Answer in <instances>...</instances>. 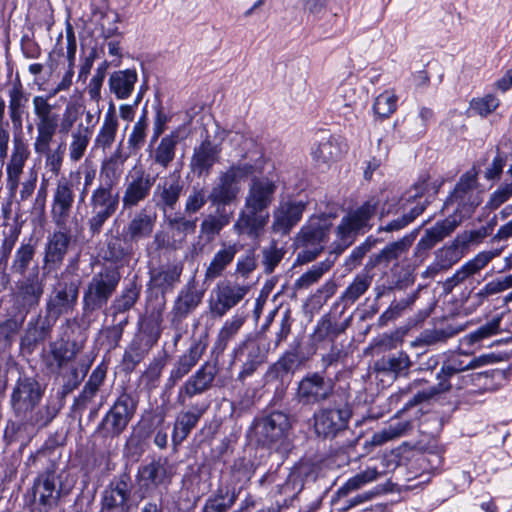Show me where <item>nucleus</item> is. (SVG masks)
<instances>
[{"instance_id":"1","label":"nucleus","mask_w":512,"mask_h":512,"mask_svg":"<svg viewBox=\"0 0 512 512\" xmlns=\"http://www.w3.org/2000/svg\"><path fill=\"white\" fill-rule=\"evenodd\" d=\"M477 174L476 169L472 168L460 177L445 202V207H451L453 213L425 230L414 248L415 257L426 258L433 247L449 237L465 219L472 216L481 204L482 191L478 185Z\"/></svg>"},{"instance_id":"2","label":"nucleus","mask_w":512,"mask_h":512,"mask_svg":"<svg viewBox=\"0 0 512 512\" xmlns=\"http://www.w3.org/2000/svg\"><path fill=\"white\" fill-rule=\"evenodd\" d=\"M378 207V201L369 199L356 210L351 211L341 219L336 229V240L332 244L331 254L333 259L327 258L325 261L313 265L307 272L302 274L295 282L296 289H307L327 272L334 264L336 258L356 239L358 234H363L370 228L369 221L375 214Z\"/></svg>"},{"instance_id":"3","label":"nucleus","mask_w":512,"mask_h":512,"mask_svg":"<svg viewBox=\"0 0 512 512\" xmlns=\"http://www.w3.org/2000/svg\"><path fill=\"white\" fill-rule=\"evenodd\" d=\"M278 185L266 177L254 176L247 188L243 207L238 213L233 230L238 236L258 239L269 222V208L275 200Z\"/></svg>"},{"instance_id":"4","label":"nucleus","mask_w":512,"mask_h":512,"mask_svg":"<svg viewBox=\"0 0 512 512\" xmlns=\"http://www.w3.org/2000/svg\"><path fill=\"white\" fill-rule=\"evenodd\" d=\"M471 352L453 353L447 357L441 365L440 370L436 374L438 383L426 390L416 393L407 403L408 406H414L424 401H428L433 397L448 392L452 385L450 379L458 373L473 370L487 364L494 363L497 358L494 354H484L471 359H466Z\"/></svg>"},{"instance_id":"5","label":"nucleus","mask_w":512,"mask_h":512,"mask_svg":"<svg viewBox=\"0 0 512 512\" xmlns=\"http://www.w3.org/2000/svg\"><path fill=\"white\" fill-rule=\"evenodd\" d=\"M43 393L44 390L40 383L33 378H19L16 382L10 396V404L15 416L23 424L44 427L56 417L52 416L47 421L44 419L47 402L34 411L42 399Z\"/></svg>"},{"instance_id":"6","label":"nucleus","mask_w":512,"mask_h":512,"mask_svg":"<svg viewBox=\"0 0 512 512\" xmlns=\"http://www.w3.org/2000/svg\"><path fill=\"white\" fill-rule=\"evenodd\" d=\"M80 178L79 170L71 171L68 176L59 177L52 189L50 216L57 228H68L71 224L78 226L77 217H72V213Z\"/></svg>"},{"instance_id":"7","label":"nucleus","mask_w":512,"mask_h":512,"mask_svg":"<svg viewBox=\"0 0 512 512\" xmlns=\"http://www.w3.org/2000/svg\"><path fill=\"white\" fill-rule=\"evenodd\" d=\"M121 274L116 267L104 266L93 274L83 291V313L92 315L106 307L115 293Z\"/></svg>"},{"instance_id":"8","label":"nucleus","mask_w":512,"mask_h":512,"mask_svg":"<svg viewBox=\"0 0 512 512\" xmlns=\"http://www.w3.org/2000/svg\"><path fill=\"white\" fill-rule=\"evenodd\" d=\"M120 203V194L111 185L99 184L91 191L87 202V227L92 237L102 232L105 224L116 214Z\"/></svg>"},{"instance_id":"9","label":"nucleus","mask_w":512,"mask_h":512,"mask_svg":"<svg viewBox=\"0 0 512 512\" xmlns=\"http://www.w3.org/2000/svg\"><path fill=\"white\" fill-rule=\"evenodd\" d=\"M423 190V184H417L413 190L408 191L399 199L395 210H393L391 206L387 209L383 207L381 217L389 214L398 216L384 225H381L378 231L389 233L398 232L421 215L429 204L428 199L423 195Z\"/></svg>"},{"instance_id":"10","label":"nucleus","mask_w":512,"mask_h":512,"mask_svg":"<svg viewBox=\"0 0 512 512\" xmlns=\"http://www.w3.org/2000/svg\"><path fill=\"white\" fill-rule=\"evenodd\" d=\"M259 169L255 164L248 162L232 165L225 172L220 173L212 187L208 198L214 205H230L240 193L241 180L254 175Z\"/></svg>"},{"instance_id":"11","label":"nucleus","mask_w":512,"mask_h":512,"mask_svg":"<svg viewBox=\"0 0 512 512\" xmlns=\"http://www.w3.org/2000/svg\"><path fill=\"white\" fill-rule=\"evenodd\" d=\"M138 400L135 396L122 391L98 425V430L105 437H118L127 428L137 410Z\"/></svg>"},{"instance_id":"12","label":"nucleus","mask_w":512,"mask_h":512,"mask_svg":"<svg viewBox=\"0 0 512 512\" xmlns=\"http://www.w3.org/2000/svg\"><path fill=\"white\" fill-rule=\"evenodd\" d=\"M291 428L288 414L282 411H273L266 416L255 419L251 430L259 445L272 448L283 443Z\"/></svg>"},{"instance_id":"13","label":"nucleus","mask_w":512,"mask_h":512,"mask_svg":"<svg viewBox=\"0 0 512 512\" xmlns=\"http://www.w3.org/2000/svg\"><path fill=\"white\" fill-rule=\"evenodd\" d=\"M55 279L56 282L46 299L45 312L58 320L60 316L70 314L75 309L80 282L77 279H68L64 273L57 274Z\"/></svg>"},{"instance_id":"14","label":"nucleus","mask_w":512,"mask_h":512,"mask_svg":"<svg viewBox=\"0 0 512 512\" xmlns=\"http://www.w3.org/2000/svg\"><path fill=\"white\" fill-rule=\"evenodd\" d=\"M331 224L327 219L312 218L297 234L296 243L302 250L298 260L307 263L313 261L323 250L328 240Z\"/></svg>"},{"instance_id":"15","label":"nucleus","mask_w":512,"mask_h":512,"mask_svg":"<svg viewBox=\"0 0 512 512\" xmlns=\"http://www.w3.org/2000/svg\"><path fill=\"white\" fill-rule=\"evenodd\" d=\"M250 287L231 280L219 281L212 289L208 305L213 317L222 318L248 294Z\"/></svg>"},{"instance_id":"16","label":"nucleus","mask_w":512,"mask_h":512,"mask_svg":"<svg viewBox=\"0 0 512 512\" xmlns=\"http://www.w3.org/2000/svg\"><path fill=\"white\" fill-rule=\"evenodd\" d=\"M219 367L217 361L204 362L188 379L180 386L177 394V403L181 406L187 405V401L197 395L210 390L218 375Z\"/></svg>"},{"instance_id":"17","label":"nucleus","mask_w":512,"mask_h":512,"mask_svg":"<svg viewBox=\"0 0 512 512\" xmlns=\"http://www.w3.org/2000/svg\"><path fill=\"white\" fill-rule=\"evenodd\" d=\"M156 177L146 173L142 167H133L126 176L124 192L120 201L123 209H132L150 195Z\"/></svg>"},{"instance_id":"18","label":"nucleus","mask_w":512,"mask_h":512,"mask_svg":"<svg viewBox=\"0 0 512 512\" xmlns=\"http://www.w3.org/2000/svg\"><path fill=\"white\" fill-rule=\"evenodd\" d=\"M351 411L348 407H326L313 415V428L318 437L333 439L348 428Z\"/></svg>"},{"instance_id":"19","label":"nucleus","mask_w":512,"mask_h":512,"mask_svg":"<svg viewBox=\"0 0 512 512\" xmlns=\"http://www.w3.org/2000/svg\"><path fill=\"white\" fill-rule=\"evenodd\" d=\"M333 391L334 384L331 380L317 372L308 373L299 381L295 399L303 406H313L328 400Z\"/></svg>"},{"instance_id":"20","label":"nucleus","mask_w":512,"mask_h":512,"mask_svg":"<svg viewBox=\"0 0 512 512\" xmlns=\"http://www.w3.org/2000/svg\"><path fill=\"white\" fill-rule=\"evenodd\" d=\"M172 471L166 459L158 458L138 467L136 481L143 499L160 486L170 484Z\"/></svg>"},{"instance_id":"21","label":"nucleus","mask_w":512,"mask_h":512,"mask_svg":"<svg viewBox=\"0 0 512 512\" xmlns=\"http://www.w3.org/2000/svg\"><path fill=\"white\" fill-rule=\"evenodd\" d=\"M88 367L79 369L75 364L68 366L64 370H57L56 372L62 378V386L47 398V408L44 410V419L47 421L52 416H57L62 407L67 395L74 391L84 379Z\"/></svg>"},{"instance_id":"22","label":"nucleus","mask_w":512,"mask_h":512,"mask_svg":"<svg viewBox=\"0 0 512 512\" xmlns=\"http://www.w3.org/2000/svg\"><path fill=\"white\" fill-rule=\"evenodd\" d=\"M70 228H59L48 238L44 247L42 269L47 273L57 271L63 264L64 258L68 252L71 235Z\"/></svg>"},{"instance_id":"23","label":"nucleus","mask_w":512,"mask_h":512,"mask_svg":"<svg viewBox=\"0 0 512 512\" xmlns=\"http://www.w3.org/2000/svg\"><path fill=\"white\" fill-rule=\"evenodd\" d=\"M303 201L286 200L279 202L272 212L271 231L274 234L285 236L300 222L305 211Z\"/></svg>"},{"instance_id":"24","label":"nucleus","mask_w":512,"mask_h":512,"mask_svg":"<svg viewBox=\"0 0 512 512\" xmlns=\"http://www.w3.org/2000/svg\"><path fill=\"white\" fill-rule=\"evenodd\" d=\"M482 237L479 231H465L458 234L455 239L448 245L439 248L435 252V261L438 268L447 270L460 261L469 245Z\"/></svg>"},{"instance_id":"25","label":"nucleus","mask_w":512,"mask_h":512,"mask_svg":"<svg viewBox=\"0 0 512 512\" xmlns=\"http://www.w3.org/2000/svg\"><path fill=\"white\" fill-rule=\"evenodd\" d=\"M132 482L128 473H122L115 477L102 494V505L104 509H117L120 512H130Z\"/></svg>"},{"instance_id":"26","label":"nucleus","mask_w":512,"mask_h":512,"mask_svg":"<svg viewBox=\"0 0 512 512\" xmlns=\"http://www.w3.org/2000/svg\"><path fill=\"white\" fill-rule=\"evenodd\" d=\"M44 287V282L39 279L38 273L18 281L16 291L12 294L17 309L26 315L36 308L44 294Z\"/></svg>"},{"instance_id":"27","label":"nucleus","mask_w":512,"mask_h":512,"mask_svg":"<svg viewBox=\"0 0 512 512\" xmlns=\"http://www.w3.org/2000/svg\"><path fill=\"white\" fill-rule=\"evenodd\" d=\"M207 348V342L204 339H194L182 355H180L172 366L169 377L166 381V387L173 388L180 380L187 376L199 362Z\"/></svg>"},{"instance_id":"28","label":"nucleus","mask_w":512,"mask_h":512,"mask_svg":"<svg viewBox=\"0 0 512 512\" xmlns=\"http://www.w3.org/2000/svg\"><path fill=\"white\" fill-rule=\"evenodd\" d=\"M56 321L57 319L47 312H45V315L39 313L31 317L20 339L21 348L29 353L33 352L39 343L50 338Z\"/></svg>"},{"instance_id":"29","label":"nucleus","mask_w":512,"mask_h":512,"mask_svg":"<svg viewBox=\"0 0 512 512\" xmlns=\"http://www.w3.org/2000/svg\"><path fill=\"white\" fill-rule=\"evenodd\" d=\"M208 407L209 405L206 402L197 401L190 403L187 410L180 411L177 414L171 436L174 446L180 445L187 439Z\"/></svg>"},{"instance_id":"30","label":"nucleus","mask_w":512,"mask_h":512,"mask_svg":"<svg viewBox=\"0 0 512 512\" xmlns=\"http://www.w3.org/2000/svg\"><path fill=\"white\" fill-rule=\"evenodd\" d=\"M268 347L255 339L243 342L235 351L237 359L243 361L242 369L238 374L239 380H244L253 375L258 367L266 361Z\"/></svg>"},{"instance_id":"31","label":"nucleus","mask_w":512,"mask_h":512,"mask_svg":"<svg viewBox=\"0 0 512 512\" xmlns=\"http://www.w3.org/2000/svg\"><path fill=\"white\" fill-rule=\"evenodd\" d=\"M33 490L34 497L38 496L40 505L52 508L58 504L63 488L60 482L57 481L54 464L35 479Z\"/></svg>"},{"instance_id":"32","label":"nucleus","mask_w":512,"mask_h":512,"mask_svg":"<svg viewBox=\"0 0 512 512\" xmlns=\"http://www.w3.org/2000/svg\"><path fill=\"white\" fill-rule=\"evenodd\" d=\"M183 192V183L177 173L161 179L153 191L155 205L162 211L173 210Z\"/></svg>"},{"instance_id":"33","label":"nucleus","mask_w":512,"mask_h":512,"mask_svg":"<svg viewBox=\"0 0 512 512\" xmlns=\"http://www.w3.org/2000/svg\"><path fill=\"white\" fill-rule=\"evenodd\" d=\"M156 224V215L141 209L129 220L123 230V241L138 243L151 237Z\"/></svg>"},{"instance_id":"34","label":"nucleus","mask_w":512,"mask_h":512,"mask_svg":"<svg viewBox=\"0 0 512 512\" xmlns=\"http://www.w3.org/2000/svg\"><path fill=\"white\" fill-rule=\"evenodd\" d=\"M500 254V251H483L478 253L473 259L463 264L451 277L444 282L446 290L451 291L457 285L463 283L466 279L479 273L488 263Z\"/></svg>"},{"instance_id":"35","label":"nucleus","mask_w":512,"mask_h":512,"mask_svg":"<svg viewBox=\"0 0 512 512\" xmlns=\"http://www.w3.org/2000/svg\"><path fill=\"white\" fill-rule=\"evenodd\" d=\"M418 230H414L406 234L401 239L389 243L380 252L370 257L369 264L372 267L382 263L389 264L394 260H398L402 255L408 252L416 239Z\"/></svg>"},{"instance_id":"36","label":"nucleus","mask_w":512,"mask_h":512,"mask_svg":"<svg viewBox=\"0 0 512 512\" xmlns=\"http://www.w3.org/2000/svg\"><path fill=\"white\" fill-rule=\"evenodd\" d=\"M220 150L209 139L204 140L194 149L191 159V168L198 175H208L213 165L217 162Z\"/></svg>"},{"instance_id":"37","label":"nucleus","mask_w":512,"mask_h":512,"mask_svg":"<svg viewBox=\"0 0 512 512\" xmlns=\"http://www.w3.org/2000/svg\"><path fill=\"white\" fill-rule=\"evenodd\" d=\"M411 366L412 361L404 351L388 354L375 362V370L379 374L393 376L394 378L407 375Z\"/></svg>"},{"instance_id":"38","label":"nucleus","mask_w":512,"mask_h":512,"mask_svg":"<svg viewBox=\"0 0 512 512\" xmlns=\"http://www.w3.org/2000/svg\"><path fill=\"white\" fill-rule=\"evenodd\" d=\"M182 271L181 263H167L151 272L150 281L153 287L165 294L172 291L180 282Z\"/></svg>"},{"instance_id":"39","label":"nucleus","mask_w":512,"mask_h":512,"mask_svg":"<svg viewBox=\"0 0 512 512\" xmlns=\"http://www.w3.org/2000/svg\"><path fill=\"white\" fill-rule=\"evenodd\" d=\"M239 251V245L236 243H223L221 248L214 254L210 264L205 270V282L212 281L220 276L226 268L233 262Z\"/></svg>"},{"instance_id":"40","label":"nucleus","mask_w":512,"mask_h":512,"mask_svg":"<svg viewBox=\"0 0 512 512\" xmlns=\"http://www.w3.org/2000/svg\"><path fill=\"white\" fill-rule=\"evenodd\" d=\"M78 347L75 342L69 343L68 341L60 340L54 341L49 344V354L52 357V362L48 363L51 370H64L72 365L74 359L78 354Z\"/></svg>"},{"instance_id":"41","label":"nucleus","mask_w":512,"mask_h":512,"mask_svg":"<svg viewBox=\"0 0 512 512\" xmlns=\"http://www.w3.org/2000/svg\"><path fill=\"white\" fill-rule=\"evenodd\" d=\"M380 473L377 468H367L349 478L342 486H340L331 498V504H340V499L347 497L349 494L363 488L369 483L378 479Z\"/></svg>"},{"instance_id":"42","label":"nucleus","mask_w":512,"mask_h":512,"mask_svg":"<svg viewBox=\"0 0 512 512\" xmlns=\"http://www.w3.org/2000/svg\"><path fill=\"white\" fill-rule=\"evenodd\" d=\"M118 119L113 107L106 112L103 122L95 136L94 148L103 152L110 149L118 132Z\"/></svg>"},{"instance_id":"43","label":"nucleus","mask_w":512,"mask_h":512,"mask_svg":"<svg viewBox=\"0 0 512 512\" xmlns=\"http://www.w3.org/2000/svg\"><path fill=\"white\" fill-rule=\"evenodd\" d=\"M373 276L367 272H360L355 275L351 283L339 296V302L344 308L355 304L370 288Z\"/></svg>"},{"instance_id":"44","label":"nucleus","mask_w":512,"mask_h":512,"mask_svg":"<svg viewBox=\"0 0 512 512\" xmlns=\"http://www.w3.org/2000/svg\"><path fill=\"white\" fill-rule=\"evenodd\" d=\"M9 97V116L15 130H21L23 125V115L25 113L28 96L24 92L21 83H14L8 92Z\"/></svg>"},{"instance_id":"45","label":"nucleus","mask_w":512,"mask_h":512,"mask_svg":"<svg viewBox=\"0 0 512 512\" xmlns=\"http://www.w3.org/2000/svg\"><path fill=\"white\" fill-rule=\"evenodd\" d=\"M138 80L137 72L133 69L113 72L109 77V88L117 99L128 98Z\"/></svg>"},{"instance_id":"46","label":"nucleus","mask_w":512,"mask_h":512,"mask_svg":"<svg viewBox=\"0 0 512 512\" xmlns=\"http://www.w3.org/2000/svg\"><path fill=\"white\" fill-rule=\"evenodd\" d=\"M412 422L409 420H392L383 429L375 432L369 441L372 446H382L389 441L406 436L412 430Z\"/></svg>"},{"instance_id":"47","label":"nucleus","mask_w":512,"mask_h":512,"mask_svg":"<svg viewBox=\"0 0 512 512\" xmlns=\"http://www.w3.org/2000/svg\"><path fill=\"white\" fill-rule=\"evenodd\" d=\"M179 142V131L175 130L162 137L152 153L153 162L166 169L173 162Z\"/></svg>"},{"instance_id":"48","label":"nucleus","mask_w":512,"mask_h":512,"mask_svg":"<svg viewBox=\"0 0 512 512\" xmlns=\"http://www.w3.org/2000/svg\"><path fill=\"white\" fill-rule=\"evenodd\" d=\"M33 111L37 118L36 129L58 128L60 116L53 111V106L43 96H35L32 100Z\"/></svg>"},{"instance_id":"49","label":"nucleus","mask_w":512,"mask_h":512,"mask_svg":"<svg viewBox=\"0 0 512 512\" xmlns=\"http://www.w3.org/2000/svg\"><path fill=\"white\" fill-rule=\"evenodd\" d=\"M342 152L341 142L334 136L325 135L319 139L317 146L312 150V156L318 163H329L339 159Z\"/></svg>"},{"instance_id":"50","label":"nucleus","mask_w":512,"mask_h":512,"mask_svg":"<svg viewBox=\"0 0 512 512\" xmlns=\"http://www.w3.org/2000/svg\"><path fill=\"white\" fill-rule=\"evenodd\" d=\"M231 221V214L225 208H217L216 214L208 215L200 225V235L212 241Z\"/></svg>"},{"instance_id":"51","label":"nucleus","mask_w":512,"mask_h":512,"mask_svg":"<svg viewBox=\"0 0 512 512\" xmlns=\"http://www.w3.org/2000/svg\"><path fill=\"white\" fill-rule=\"evenodd\" d=\"M92 131L89 127L78 126L71 133V140L68 145L69 159L73 163L80 161L86 153L90 143Z\"/></svg>"},{"instance_id":"52","label":"nucleus","mask_w":512,"mask_h":512,"mask_svg":"<svg viewBox=\"0 0 512 512\" xmlns=\"http://www.w3.org/2000/svg\"><path fill=\"white\" fill-rule=\"evenodd\" d=\"M237 496L234 489L219 488L205 501L201 512H227L235 504Z\"/></svg>"},{"instance_id":"53","label":"nucleus","mask_w":512,"mask_h":512,"mask_svg":"<svg viewBox=\"0 0 512 512\" xmlns=\"http://www.w3.org/2000/svg\"><path fill=\"white\" fill-rule=\"evenodd\" d=\"M36 254V247L31 241L22 242L16 249L11 263V273L24 276Z\"/></svg>"},{"instance_id":"54","label":"nucleus","mask_w":512,"mask_h":512,"mask_svg":"<svg viewBox=\"0 0 512 512\" xmlns=\"http://www.w3.org/2000/svg\"><path fill=\"white\" fill-rule=\"evenodd\" d=\"M201 302V296L188 289L181 291L173 305V320H182L186 318Z\"/></svg>"},{"instance_id":"55","label":"nucleus","mask_w":512,"mask_h":512,"mask_svg":"<svg viewBox=\"0 0 512 512\" xmlns=\"http://www.w3.org/2000/svg\"><path fill=\"white\" fill-rule=\"evenodd\" d=\"M23 321L24 317L21 319L10 317L0 321V354H6L11 350Z\"/></svg>"},{"instance_id":"56","label":"nucleus","mask_w":512,"mask_h":512,"mask_svg":"<svg viewBox=\"0 0 512 512\" xmlns=\"http://www.w3.org/2000/svg\"><path fill=\"white\" fill-rule=\"evenodd\" d=\"M501 318L497 317L479 327L476 331L463 336L460 340L461 347H472L481 340L500 332Z\"/></svg>"},{"instance_id":"57","label":"nucleus","mask_w":512,"mask_h":512,"mask_svg":"<svg viewBox=\"0 0 512 512\" xmlns=\"http://www.w3.org/2000/svg\"><path fill=\"white\" fill-rule=\"evenodd\" d=\"M245 318L239 315H234L231 319L225 321L221 327L217 341L215 343V349L223 352L229 341L238 333L240 328L243 326Z\"/></svg>"},{"instance_id":"58","label":"nucleus","mask_w":512,"mask_h":512,"mask_svg":"<svg viewBox=\"0 0 512 512\" xmlns=\"http://www.w3.org/2000/svg\"><path fill=\"white\" fill-rule=\"evenodd\" d=\"M65 151L66 144L61 142L58 143L56 147L37 154L44 158L45 169L53 175L58 176L63 167Z\"/></svg>"},{"instance_id":"59","label":"nucleus","mask_w":512,"mask_h":512,"mask_svg":"<svg viewBox=\"0 0 512 512\" xmlns=\"http://www.w3.org/2000/svg\"><path fill=\"white\" fill-rule=\"evenodd\" d=\"M418 293L414 292L407 297L398 301H393L390 306L379 316V326H385L388 322L393 321L400 317L405 310H407L416 301Z\"/></svg>"},{"instance_id":"60","label":"nucleus","mask_w":512,"mask_h":512,"mask_svg":"<svg viewBox=\"0 0 512 512\" xmlns=\"http://www.w3.org/2000/svg\"><path fill=\"white\" fill-rule=\"evenodd\" d=\"M298 367V357L293 352H286L274 363L267 372L268 377L283 378L284 375L294 373Z\"/></svg>"},{"instance_id":"61","label":"nucleus","mask_w":512,"mask_h":512,"mask_svg":"<svg viewBox=\"0 0 512 512\" xmlns=\"http://www.w3.org/2000/svg\"><path fill=\"white\" fill-rule=\"evenodd\" d=\"M262 265L264 273L271 274L284 257L285 250L279 248L277 242L272 240L269 246L262 249Z\"/></svg>"},{"instance_id":"62","label":"nucleus","mask_w":512,"mask_h":512,"mask_svg":"<svg viewBox=\"0 0 512 512\" xmlns=\"http://www.w3.org/2000/svg\"><path fill=\"white\" fill-rule=\"evenodd\" d=\"M397 95L390 90H386L378 95L374 101V112L382 118H387L397 109Z\"/></svg>"},{"instance_id":"63","label":"nucleus","mask_w":512,"mask_h":512,"mask_svg":"<svg viewBox=\"0 0 512 512\" xmlns=\"http://www.w3.org/2000/svg\"><path fill=\"white\" fill-rule=\"evenodd\" d=\"M378 239L373 236H369L362 242L360 245L356 246L349 256L345 259L344 265L348 271H352L356 267H358L363 258L366 256L368 252L377 244Z\"/></svg>"},{"instance_id":"64","label":"nucleus","mask_w":512,"mask_h":512,"mask_svg":"<svg viewBox=\"0 0 512 512\" xmlns=\"http://www.w3.org/2000/svg\"><path fill=\"white\" fill-rule=\"evenodd\" d=\"M415 281V277L410 272H405L403 277L396 282H377L374 286L375 300L378 301L382 297L388 295L395 289L402 290L411 286Z\"/></svg>"}]
</instances>
